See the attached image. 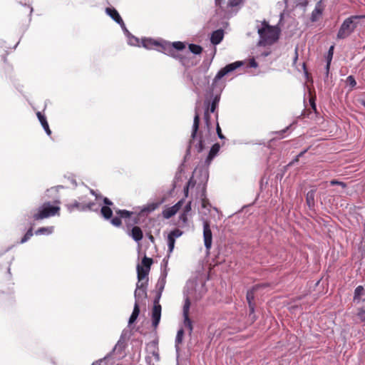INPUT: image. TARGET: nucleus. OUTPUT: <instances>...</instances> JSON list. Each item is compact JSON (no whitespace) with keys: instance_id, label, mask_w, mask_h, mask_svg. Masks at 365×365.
<instances>
[{"instance_id":"obj_1","label":"nucleus","mask_w":365,"mask_h":365,"mask_svg":"<svg viewBox=\"0 0 365 365\" xmlns=\"http://www.w3.org/2000/svg\"><path fill=\"white\" fill-rule=\"evenodd\" d=\"M141 43L147 49L156 48L168 56L178 59L184 64L185 58L178 53V51H183L185 48V45L183 42L175 41L171 43L165 41L159 42L152 38H144L142 39Z\"/></svg>"},{"instance_id":"obj_2","label":"nucleus","mask_w":365,"mask_h":365,"mask_svg":"<svg viewBox=\"0 0 365 365\" xmlns=\"http://www.w3.org/2000/svg\"><path fill=\"white\" fill-rule=\"evenodd\" d=\"M115 213L118 216L112 217L113 210L110 207L103 206L101 208V214L105 220H110V222L115 227H120L122 225L121 219H128L130 220L133 212L126 210H116Z\"/></svg>"},{"instance_id":"obj_3","label":"nucleus","mask_w":365,"mask_h":365,"mask_svg":"<svg viewBox=\"0 0 365 365\" xmlns=\"http://www.w3.org/2000/svg\"><path fill=\"white\" fill-rule=\"evenodd\" d=\"M60 203L59 200H55L54 205H52L50 202L43 203L38 208L37 212L34 214V220L38 221L55 215H59Z\"/></svg>"},{"instance_id":"obj_4","label":"nucleus","mask_w":365,"mask_h":365,"mask_svg":"<svg viewBox=\"0 0 365 365\" xmlns=\"http://www.w3.org/2000/svg\"><path fill=\"white\" fill-rule=\"evenodd\" d=\"M261 41L265 45H271L279 38V30L277 26H272L265 21L262 22V27L258 29Z\"/></svg>"},{"instance_id":"obj_5","label":"nucleus","mask_w":365,"mask_h":365,"mask_svg":"<svg viewBox=\"0 0 365 365\" xmlns=\"http://www.w3.org/2000/svg\"><path fill=\"white\" fill-rule=\"evenodd\" d=\"M363 17L362 16H351L346 19L341 24L338 33L337 38L344 39L350 36L356 27V20Z\"/></svg>"},{"instance_id":"obj_6","label":"nucleus","mask_w":365,"mask_h":365,"mask_svg":"<svg viewBox=\"0 0 365 365\" xmlns=\"http://www.w3.org/2000/svg\"><path fill=\"white\" fill-rule=\"evenodd\" d=\"M81 202L74 200L73 202L67 204L66 205L67 210L72 212L75 210L80 212H85L87 210H91L93 207L95 205V202L93 201L86 202L83 200V197L80 198Z\"/></svg>"},{"instance_id":"obj_7","label":"nucleus","mask_w":365,"mask_h":365,"mask_svg":"<svg viewBox=\"0 0 365 365\" xmlns=\"http://www.w3.org/2000/svg\"><path fill=\"white\" fill-rule=\"evenodd\" d=\"M267 287V284H257V285L254 286L251 289H250L247 292L246 298H247V303L249 305L250 315L254 314V312H255V305L254 303L255 292L258 289H259L261 287ZM252 319V321H255L256 319L255 315H253Z\"/></svg>"},{"instance_id":"obj_8","label":"nucleus","mask_w":365,"mask_h":365,"mask_svg":"<svg viewBox=\"0 0 365 365\" xmlns=\"http://www.w3.org/2000/svg\"><path fill=\"white\" fill-rule=\"evenodd\" d=\"M190 300L188 297L185 299L183 309H182V314H183V324L185 327H187L189 330L190 334L192 332L193 327L192 322L189 317V312L190 307Z\"/></svg>"},{"instance_id":"obj_9","label":"nucleus","mask_w":365,"mask_h":365,"mask_svg":"<svg viewBox=\"0 0 365 365\" xmlns=\"http://www.w3.org/2000/svg\"><path fill=\"white\" fill-rule=\"evenodd\" d=\"M242 64L243 63L242 61H235L225 66L217 72L215 76L214 82H217V81L220 80L222 77L240 67Z\"/></svg>"},{"instance_id":"obj_10","label":"nucleus","mask_w":365,"mask_h":365,"mask_svg":"<svg viewBox=\"0 0 365 365\" xmlns=\"http://www.w3.org/2000/svg\"><path fill=\"white\" fill-rule=\"evenodd\" d=\"M183 203L184 199H182L171 207H165L162 211V216L163 218L170 219L173 217L180 210Z\"/></svg>"},{"instance_id":"obj_11","label":"nucleus","mask_w":365,"mask_h":365,"mask_svg":"<svg viewBox=\"0 0 365 365\" xmlns=\"http://www.w3.org/2000/svg\"><path fill=\"white\" fill-rule=\"evenodd\" d=\"M203 237L205 247L207 250H210L212 242V235L210 223L207 220L203 222Z\"/></svg>"},{"instance_id":"obj_12","label":"nucleus","mask_w":365,"mask_h":365,"mask_svg":"<svg viewBox=\"0 0 365 365\" xmlns=\"http://www.w3.org/2000/svg\"><path fill=\"white\" fill-rule=\"evenodd\" d=\"M147 281L144 282H138L136 284V289L135 290L134 297L135 302H138L144 298L147 297Z\"/></svg>"},{"instance_id":"obj_13","label":"nucleus","mask_w":365,"mask_h":365,"mask_svg":"<svg viewBox=\"0 0 365 365\" xmlns=\"http://www.w3.org/2000/svg\"><path fill=\"white\" fill-rule=\"evenodd\" d=\"M324 10V4L322 0H319L315 5L314 10L312 11L310 16L312 22H316L319 21L323 14Z\"/></svg>"},{"instance_id":"obj_14","label":"nucleus","mask_w":365,"mask_h":365,"mask_svg":"<svg viewBox=\"0 0 365 365\" xmlns=\"http://www.w3.org/2000/svg\"><path fill=\"white\" fill-rule=\"evenodd\" d=\"M163 264L165 267L164 269L161 272V275L159 277L156 287L158 290V292H163V289L165 288V284H166V277L168 275V271H167V266H168V259H163Z\"/></svg>"},{"instance_id":"obj_15","label":"nucleus","mask_w":365,"mask_h":365,"mask_svg":"<svg viewBox=\"0 0 365 365\" xmlns=\"http://www.w3.org/2000/svg\"><path fill=\"white\" fill-rule=\"evenodd\" d=\"M182 235V232L181 230H180L179 229H175L169 233L167 240H168V252L170 253L172 252L174 249L175 239L180 237Z\"/></svg>"},{"instance_id":"obj_16","label":"nucleus","mask_w":365,"mask_h":365,"mask_svg":"<svg viewBox=\"0 0 365 365\" xmlns=\"http://www.w3.org/2000/svg\"><path fill=\"white\" fill-rule=\"evenodd\" d=\"M106 13L117 24H118L121 28L125 29V25L122 18L120 17L119 13L115 8L108 7L106 9Z\"/></svg>"},{"instance_id":"obj_17","label":"nucleus","mask_w":365,"mask_h":365,"mask_svg":"<svg viewBox=\"0 0 365 365\" xmlns=\"http://www.w3.org/2000/svg\"><path fill=\"white\" fill-rule=\"evenodd\" d=\"M161 317V305H153L152 310V325L156 329L160 323Z\"/></svg>"},{"instance_id":"obj_18","label":"nucleus","mask_w":365,"mask_h":365,"mask_svg":"<svg viewBox=\"0 0 365 365\" xmlns=\"http://www.w3.org/2000/svg\"><path fill=\"white\" fill-rule=\"evenodd\" d=\"M126 347V341L123 336V334H121L120 339H118V342L113 347L111 354H122L124 351Z\"/></svg>"},{"instance_id":"obj_19","label":"nucleus","mask_w":365,"mask_h":365,"mask_svg":"<svg viewBox=\"0 0 365 365\" xmlns=\"http://www.w3.org/2000/svg\"><path fill=\"white\" fill-rule=\"evenodd\" d=\"M200 114L197 109H195V113L193 119V125L192 128V133H191V140L190 143L193 142L195 140V138L197 137V131L200 126Z\"/></svg>"},{"instance_id":"obj_20","label":"nucleus","mask_w":365,"mask_h":365,"mask_svg":"<svg viewBox=\"0 0 365 365\" xmlns=\"http://www.w3.org/2000/svg\"><path fill=\"white\" fill-rule=\"evenodd\" d=\"M128 235L130 236L133 240L135 242L140 241L143 237V233L140 227L138 226H133L130 232H128Z\"/></svg>"},{"instance_id":"obj_21","label":"nucleus","mask_w":365,"mask_h":365,"mask_svg":"<svg viewBox=\"0 0 365 365\" xmlns=\"http://www.w3.org/2000/svg\"><path fill=\"white\" fill-rule=\"evenodd\" d=\"M220 149V145L219 143H215L210 148V150L208 153V155L205 160V163L207 165H209L213 158L217 155L219 150Z\"/></svg>"},{"instance_id":"obj_22","label":"nucleus","mask_w":365,"mask_h":365,"mask_svg":"<svg viewBox=\"0 0 365 365\" xmlns=\"http://www.w3.org/2000/svg\"><path fill=\"white\" fill-rule=\"evenodd\" d=\"M136 269H137L138 279V282H143L142 281L143 279H145V281H147V282H148V276L150 271L146 269H144L143 267L140 264L137 265Z\"/></svg>"},{"instance_id":"obj_23","label":"nucleus","mask_w":365,"mask_h":365,"mask_svg":"<svg viewBox=\"0 0 365 365\" xmlns=\"http://www.w3.org/2000/svg\"><path fill=\"white\" fill-rule=\"evenodd\" d=\"M37 118L38 120L40 121L42 127L43 128L45 132L48 135H51V130L49 128L48 123L47 122L46 118L44 115H43L41 112L38 111L36 113Z\"/></svg>"},{"instance_id":"obj_24","label":"nucleus","mask_w":365,"mask_h":365,"mask_svg":"<svg viewBox=\"0 0 365 365\" xmlns=\"http://www.w3.org/2000/svg\"><path fill=\"white\" fill-rule=\"evenodd\" d=\"M223 36L224 33L222 30L219 29L213 31L210 37L211 43L214 45L219 44L222 41Z\"/></svg>"},{"instance_id":"obj_25","label":"nucleus","mask_w":365,"mask_h":365,"mask_svg":"<svg viewBox=\"0 0 365 365\" xmlns=\"http://www.w3.org/2000/svg\"><path fill=\"white\" fill-rule=\"evenodd\" d=\"M220 101V97L216 96L212 100V102L205 101V104L206 106V110H208L210 113H215Z\"/></svg>"},{"instance_id":"obj_26","label":"nucleus","mask_w":365,"mask_h":365,"mask_svg":"<svg viewBox=\"0 0 365 365\" xmlns=\"http://www.w3.org/2000/svg\"><path fill=\"white\" fill-rule=\"evenodd\" d=\"M315 192L316 190H311L307 193L306 202L309 208H313L315 205Z\"/></svg>"},{"instance_id":"obj_27","label":"nucleus","mask_w":365,"mask_h":365,"mask_svg":"<svg viewBox=\"0 0 365 365\" xmlns=\"http://www.w3.org/2000/svg\"><path fill=\"white\" fill-rule=\"evenodd\" d=\"M139 314H140L139 305H138V303H137V302H135V304H134L133 312H132V314L129 318V320H128L129 325L132 324L133 323H134L135 322Z\"/></svg>"},{"instance_id":"obj_28","label":"nucleus","mask_w":365,"mask_h":365,"mask_svg":"<svg viewBox=\"0 0 365 365\" xmlns=\"http://www.w3.org/2000/svg\"><path fill=\"white\" fill-rule=\"evenodd\" d=\"M160 204H161V202H152V203L148 204L147 205L144 206L141 209V212L150 213L151 212H153L160 205Z\"/></svg>"},{"instance_id":"obj_29","label":"nucleus","mask_w":365,"mask_h":365,"mask_svg":"<svg viewBox=\"0 0 365 365\" xmlns=\"http://www.w3.org/2000/svg\"><path fill=\"white\" fill-rule=\"evenodd\" d=\"M53 227H40L36 232L35 234L38 235H50L53 232Z\"/></svg>"},{"instance_id":"obj_30","label":"nucleus","mask_w":365,"mask_h":365,"mask_svg":"<svg viewBox=\"0 0 365 365\" xmlns=\"http://www.w3.org/2000/svg\"><path fill=\"white\" fill-rule=\"evenodd\" d=\"M363 294L364 287L359 285L354 290V301H357L359 302L361 299V296Z\"/></svg>"},{"instance_id":"obj_31","label":"nucleus","mask_w":365,"mask_h":365,"mask_svg":"<svg viewBox=\"0 0 365 365\" xmlns=\"http://www.w3.org/2000/svg\"><path fill=\"white\" fill-rule=\"evenodd\" d=\"M153 262V261L152 258L145 256L142 259V264L140 265L143 266L144 269L150 271Z\"/></svg>"},{"instance_id":"obj_32","label":"nucleus","mask_w":365,"mask_h":365,"mask_svg":"<svg viewBox=\"0 0 365 365\" xmlns=\"http://www.w3.org/2000/svg\"><path fill=\"white\" fill-rule=\"evenodd\" d=\"M184 336V330L182 329H180L178 331L177 335L175 337V347L178 349L179 345L182 342Z\"/></svg>"},{"instance_id":"obj_33","label":"nucleus","mask_w":365,"mask_h":365,"mask_svg":"<svg viewBox=\"0 0 365 365\" xmlns=\"http://www.w3.org/2000/svg\"><path fill=\"white\" fill-rule=\"evenodd\" d=\"M189 51L194 54H200L202 51V48L199 45L190 43L189 44Z\"/></svg>"},{"instance_id":"obj_34","label":"nucleus","mask_w":365,"mask_h":365,"mask_svg":"<svg viewBox=\"0 0 365 365\" xmlns=\"http://www.w3.org/2000/svg\"><path fill=\"white\" fill-rule=\"evenodd\" d=\"M111 356V354H108L103 359L97 360L93 362L92 365H109L108 364V359Z\"/></svg>"},{"instance_id":"obj_35","label":"nucleus","mask_w":365,"mask_h":365,"mask_svg":"<svg viewBox=\"0 0 365 365\" xmlns=\"http://www.w3.org/2000/svg\"><path fill=\"white\" fill-rule=\"evenodd\" d=\"M33 236V227H31L24 235V236L21 238L20 243L23 244L27 242L31 237Z\"/></svg>"},{"instance_id":"obj_36","label":"nucleus","mask_w":365,"mask_h":365,"mask_svg":"<svg viewBox=\"0 0 365 365\" xmlns=\"http://www.w3.org/2000/svg\"><path fill=\"white\" fill-rule=\"evenodd\" d=\"M210 113V112L208 111V110L205 109V113H204V120H205V125L208 129H210V128L212 125Z\"/></svg>"},{"instance_id":"obj_37","label":"nucleus","mask_w":365,"mask_h":365,"mask_svg":"<svg viewBox=\"0 0 365 365\" xmlns=\"http://www.w3.org/2000/svg\"><path fill=\"white\" fill-rule=\"evenodd\" d=\"M195 147H196V149L198 153H200L203 150L204 143H203V140H202V136H200V139H199L197 145H195Z\"/></svg>"},{"instance_id":"obj_38","label":"nucleus","mask_w":365,"mask_h":365,"mask_svg":"<svg viewBox=\"0 0 365 365\" xmlns=\"http://www.w3.org/2000/svg\"><path fill=\"white\" fill-rule=\"evenodd\" d=\"M346 82L351 88H354L356 85V82L355 78H354V77L353 76H349L346 78Z\"/></svg>"},{"instance_id":"obj_39","label":"nucleus","mask_w":365,"mask_h":365,"mask_svg":"<svg viewBox=\"0 0 365 365\" xmlns=\"http://www.w3.org/2000/svg\"><path fill=\"white\" fill-rule=\"evenodd\" d=\"M334 46H331L326 56L327 61L331 62L334 54Z\"/></svg>"},{"instance_id":"obj_40","label":"nucleus","mask_w":365,"mask_h":365,"mask_svg":"<svg viewBox=\"0 0 365 365\" xmlns=\"http://www.w3.org/2000/svg\"><path fill=\"white\" fill-rule=\"evenodd\" d=\"M242 0H228L227 6V8H232L240 4Z\"/></svg>"},{"instance_id":"obj_41","label":"nucleus","mask_w":365,"mask_h":365,"mask_svg":"<svg viewBox=\"0 0 365 365\" xmlns=\"http://www.w3.org/2000/svg\"><path fill=\"white\" fill-rule=\"evenodd\" d=\"M357 315L361 322H365V310L363 308L359 309Z\"/></svg>"},{"instance_id":"obj_42","label":"nucleus","mask_w":365,"mask_h":365,"mask_svg":"<svg viewBox=\"0 0 365 365\" xmlns=\"http://www.w3.org/2000/svg\"><path fill=\"white\" fill-rule=\"evenodd\" d=\"M187 215H188V214H187V213H185V212H182L181 213V215H180V217H179V218H180V220L183 224H187V220H188V219H187Z\"/></svg>"},{"instance_id":"obj_43","label":"nucleus","mask_w":365,"mask_h":365,"mask_svg":"<svg viewBox=\"0 0 365 365\" xmlns=\"http://www.w3.org/2000/svg\"><path fill=\"white\" fill-rule=\"evenodd\" d=\"M192 202L191 201H189L186 205L183 208V211L185 213H187L189 214V212L191 211V209H192Z\"/></svg>"},{"instance_id":"obj_44","label":"nucleus","mask_w":365,"mask_h":365,"mask_svg":"<svg viewBox=\"0 0 365 365\" xmlns=\"http://www.w3.org/2000/svg\"><path fill=\"white\" fill-rule=\"evenodd\" d=\"M216 130H217V135H218L219 138H220V139H225V137L222 133V130H221V128H220L218 123H217Z\"/></svg>"},{"instance_id":"obj_45","label":"nucleus","mask_w":365,"mask_h":365,"mask_svg":"<svg viewBox=\"0 0 365 365\" xmlns=\"http://www.w3.org/2000/svg\"><path fill=\"white\" fill-rule=\"evenodd\" d=\"M330 184L331 185H341L342 187H346V184L343 182H340V181H338L336 180H333L330 182Z\"/></svg>"},{"instance_id":"obj_46","label":"nucleus","mask_w":365,"mask_h":365,"mask_svg":"<svg viewBox=\"0 0 365 365\" xmlns=\"http://www.w3.org/2000/svg\"><path fill=\"white\" fill-rule=\"evenodd\" d=\"M103 201V203L105 204L104 206H108V207H110V206L113 205V202L110 200H109L108 197H104Z\"/></svg>"},{"instance_id":"obj_47","label":"nucleus","mask_w":365,"mask_h":365,"mask_svg":"<svg viewBox=\"0 0 365 365\" xmlns=\"http://www.w3.org/2000/svg\"><path fill=\"white\" fill-rule=\"evenodd\" d=\"M162 293L163 292L158 291V293H157V294H156V296L155 297V299H154V305L160 304H159V300H160V299L161 297Z\"/></svg>"},{"instance_id":"obj_48","label":"nucleus","mask_w":365,"mask_h":365,"mask_svg":"<svg viewBox=\"0 0 365 365\" xmlns=\"http://www.w3.org/2000/svg\"><path fill=\"white\" fill-rule=\"evenodd\" d=\"M307 150H308V149H306V150H304L302 151L301 153H299L296 156L295 161H298L299 158L300 157H302V156L304 155V154L305 153H307Z\"/></svg>"},{"instance_id":"obj_49","label":"nucleus","mask_w":365,"mask_h":365,"mask_svg":"<svg viewBox=\"0 0 365 365\" xmlns=\"http://www.w3.org/2000/svg\"><path fill=\"white\" fill-rule=\"evenodd\" d=\"M195 185V182L192 180V179H190V180L187 182L186 186H188V187H194Z\"/></svg>"},{"instance_id":"obj_50","label":"nucleus","mask_w":365,"mask_h":365,"mask_svg":"<svg viewBox=\"0 0 365 365\" xmlns=\"http://www.w3.org/2000/svg\"><path fill=\"white\" fill-rule=\"evenodd\" d=\"M125 223H126V226H127V227H129L132 226L133 224H137V223H138V220H137V219H134V220H133V222H132V223H131V222H130L129 221H128V222H126Z\"/></svg>"},{"instance_id":"obj_51","label":"nucleus","mask_w":365,"mask_h":365,"mask_svg":"<svg viewBox=\"0 0 365 365\" xmlns=\"http://www.w3.org/2000/svg\"><path fill=\"white\" fill-rule=\"evenodd\" d=\"M297 59H298V52H297V48L295 49V55H294V58L293 59V64L294 65L297 61Z\"/></svg>"},{"instance_id":"obj_52","label":"nucleus","mask_w":365,"mask_h":365,"mask_svg":"<svg viewBox=\"0 0 365 365\" xmlns=\"http://www.w3.org/2000/svg\"><path fill=\"white\" fill-rule=\"evenodd\" d=\"M330 65H331V62L327 61V65H326V74H327V76H328V74H329V68H330Z\"/></svg>"},{"instance_id":"obj_53","label":"nucleus","mask_w":365,"mask_h":365,"mask_svg":"<svg viewBox=\"0 0 365 365\" xmlns=\"http://www.w3.org/2000/svg\"><path fill=\"white\" fill-rule=\"evenodd\" d=\"M188 191H189V187L188 186H185L184 187V194H185V197H187L188 196Z\"/></svg>"},{"instance_id":"obj_54","label":"nucleus","mask_w":365,"mask_h":365,"mask_svg":"<svg viewBox=\"0 0 365 365\" xmlns=\"http://www.w3.org/2000/svg\"><path fill=\"white\" fill-rule=\"evenodd\" d=\"M207 204H208V202L207 200L205 199H203L202 201V207H207Z\"/></svg>"},{"instance_id":"obj_55","label":"nucleus","mask_w":365,"mask_h":365,"mask_svg":"<svg viewBox=\"0 0 365 365\" xmlns=\"http://www.w3.org/2000/svg\"><path fill=\"white\" fill-rule=\"evenodd\" d=\"M250 66H251L252 67H257V62H256L254 59H252V60L250 61Z\"/></svg>"},{"instance_id":"obj_56","label":"nucleus","mask_w":365,"mask_h":365,"mask_svg":"<svg viewBox=\"0 0 365 365\" xmlns=\"http://www.w3.org/2000/svg\"><path fill=\"white\" fill-rule=\"evenodd\" d=\"M222 1L223 0H215L216 5L222 7Z\"/></svg>"},{"instance_id":"obj_57","label":"nucleus","mask_w":365,"mask_h":365,"mask_svg":"<svg viewBox=\"0 0 365 365\" xmlns=\"http://www.w3.org/2000/svg\"><path fill=\"white\" fill-rule=\"evenodd\" d=\"M148 238L150 240V242H154L155 238L152 235H149Z\"/></svg>"},{"instance_id":"obj_58","label":"nucleus","mask_w":365,"mask_h":365,"mask_svg":"<svg viewBox=\"0 0 365 365\" xmlns=\"http://www.w3.org/2000/svg\"><path fill=\"white\" fill-rule=\"evenodd\" d=\"M302 66H303V69H304V73H305L306 74H307V73H308V72H307V68H306V63H303Z\"/></svg>"},{"instance_id":"obj_59","label":"nucleus","mask_w":365,"mask_h":365,"mask_svg":"<svg viewBox=\"0 0 365 365\" xmlns=\"http://www.w3.org/2000/svg\"><path fill=\"white\" fill-rule=\"evenodd\" d=\"M133 40H135V43H138V39L137 38L134 37V36H133V37L130 39V41H132Z\"/></svg>"},{"instance_id":"obj_60","label":"nucleus","mask_w":365,"mask_h":365,"mask_svg":"<svg viewBox=\"0 0 365 365\" xmlns=\"http://www.w3.org/2000/svg\"><path fill=\"white\" fill-rule=\"evenodd\" d=\"M91 193L92 195H96V194H95V191H94L93 190H91Z\"/></svg>"},{"instance_id":"obj_61","label":"nucleus","mask_w":365,"mask_h":365,"mask_svg":"<svg viewBox=\"0 0 365 365\" xmlns=\"http://www.w3.org/2000/svg\"><path fill=\"white\" fill-rule=\"evenodd\" d=\"M312 107L314 109H316L314 103H312Z\"/></svg>"},{"instance_id":"obj_62","label":"nucleus","mask_w":365,"mask_h":365,"mask_svg":"<svg viewBox=\"0 0 365 365\" xmlns=\"http://www.w3.org/2000/svg\"><path fill=\"white\" fill-rule=\"evenodd\" d=\"M362 105L365 106V101H362Z\"/></svg>"},{"instance_id":"obj_63","label":"nucleus","mask_w":365,"mask_h":365,"mask_svg":"<svg viewBox=\"0 0 365 365\" xmlns=\"http://www.w3.org/2000/svg\"><path fill=\"white\" fill-rule=\"evenodd\" d=\"M134 42H135V40H133V41H131V43H132V44H134V43H135Z\"/></svg>"},{"instance_id":"obj_64","label":"nucleus","mask_w":365,"mask_h":365,"mask_svg":"<svg viewBox=\"0 0 365 365\" xmlns=\"http://www.w3.org/2000/svg\"><path fill=\"white\" fill-rule=\"evenodd\" d=\"M286 130H282V131H280L281 133H284Z\"/></svg>"}]
</instances>
